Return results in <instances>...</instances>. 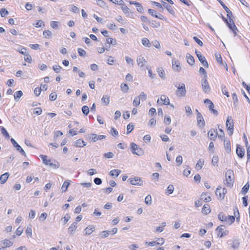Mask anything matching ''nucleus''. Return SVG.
I'll list each match as a JSON object with an SVG mask.
<instances>
[{
    "instance_id": "20e7f679",
    "label": "nucleus",
    "mask_w": 250,
    "mask_h": 250,
    "mask_svg": "<svg viewBox=\"0 0 250 250\" xmlns=\"http://www.w3.org/2000/svg\"><path fill=\"white\" fill-rule=\"evenodd\" d=\"M218 219L221 221L228 222L229 224H232L235 221L234 216H225L223 212H220L218 215Z\"/></svg>"
},
{
    "instance_id": "c9c22d12",
    "label": "nucleus",
    "mask_w": 250,
    "mask_h": 250,
    "mask_svg": "<svg viewBox=\"0 0 250 250\" xmlns=\"http://www.w3.org/2000/svg\"><path fill=\"white\" fill-rule=\"evenodd\" d=\"M23 95L22 92L21 90L17 91L14 94V98L16 101H18Z\"/></svg>"
},
{
    "instance_id": "f257e3e1",
    "label": "nucleus",
    "mask_w": 250,
    "mask_h": 250,
    "mask_svg": "<svg viewBox=\"0 0 250 250\" xmlns=\"http://www.w3.org/2000/svg\"><path fill=\"white\" fill-rule=\"evenodd\" d=\"M218 1L227 13V17L229 18V21L226 20L228 26L232 31H234L233 28L235 27V25L234 22L231 19V17L232 16V12L228 8V7L225 5V4L221 0H218Z\"/></svg>"
},
{
    "instance_id": "ea45409f",
    "label": "nucleus",
    "mask_w": 250,
    "mask_h": 250,
    "mask_svg": "<svg viewBox=\"0 0 250 250\" xmlns=\"http://www.w3.org/2000/svg\"><path fill=\"white\" fill-rule=\"evenodd\" d=\"M26 234L28 237H31L32 236V228L31 226H28L27 227L26 230H25Z\"/></svg>"
},
{
    "instance_id": "c756f323",
    "label": "nucleus",
    "mask_w": 250,
    "mask_h": 250,
    "mask_svg": "<svg viewBox=\"0 0 250 250\" xmlns=\"http://www.w3.org/2000/svg\"><path fill=\"white\" fill-rule=\"evenodd\" d=\"M2 244L4 245V247H9L12 246L13 244V243L12 242L8 239H5L1 241Z\"/></svg>"
},
{
    "instance_id": "338daca9",
    "label": "nucleus",
    "mask_w": 250,
    "mask_h": 250,
    "mask_svg": "<svg viewBox=\"0 0 250 250\" xmlns=\"http://www.w3.org/2000/svg\"><path fill=\"white\" fill-rule=\"evenodd\" d=\"M136 7L137 10L138 12H139L140 13L143 12L144 9H143V6L141 5V4L140 3L136 4Z\"/></svg>"
},
{
    "instance_id": "864d4df0",
    "label": "nucleus",
    "mask_w": 250,
    "mask_h": 250,
    "mask_svg": "<svg viewBox=\"0 0 250 250\" xmlns=\"http://www.w3.org/2000/svg\"><path fill=\"white\" fill-rule=\"evenodd\" d=\"M239 245V242L237 240H234L232 244L231 247L234 249L238 248Z\"/></svg>"
},
{
    "instance_id": "4c0bfd02",
    "label": "nucleus",
    "mask_w": 250,
    "mask_h": 250,
    "mask_svg": "<svg viewBox=\"0 0 250 250\" xmlns=\"http://www.w3.org/2000/svg\"><path fill=\"white\" fill-rule=\"evenodd\" d=\"M157 71H158L159 76L162 79H165V74L164 70L162 69V68H158Z\"/></svg>"
},
{
    "instance_id": "bf43d9fd",
    "label": "nucleus",
    "mask_w": 250,
    "mask_h": 250,
    "mask_svg": "<svg viewBox=\"0 0 250 250\" xmlns=\"http://www.w3.org/2000/svg\"><path fill=\"white\" fill-rule=\"evenodd\" d=\"M218 129H219V131H220V134L219 135H218V138L221 140L223 139V138H224V135H225V133H224V131L222 130V128H219V125H218Z\"/></svg>"
},
{
    "instance_id": "393cba45",
    "label": "nucleus",
    "mask_w": 250,
    "mask_h": 250,
    "mask_svg": "<svg viewBox=\"0 0 250 250\" xmlns=\"http://www.w3.org/2000/svg\"><path fill=\"white\" fill-rule=\"evenodd\" d=\"M202 212L203 213H204L206 215L210 213V209L209 206L208 204L204 205L202 208Z\"/></svg>"
},
{
    "instance_id": "f03ea898",
    "label": "nucleus",
    "mask_w": 250,
    "mask_h": 250,
    "mask_svg": "<svg viewBox=\"0 0 250 250\" xmlns=\"http://www.w3.org/2000/svg\"><path fill=\"white\" fill-rule=\"evenodd\" d=\"M226 181L225 184L228 187H231L234 182L233 171L231 169H229L226 172Z\"/></svg>"
},
{
    "instance_id": "a18cd8bd",
    "label": "nucleus",
    "mask_w": 250,
    "mask_h": 250,
    "mask_svg": "<svg viewBox=\"0 0 250 250\" xmlns=\"http://www.w3.org/2000/svg\"><path fill=\"white\" fill-rule=\"evenodd\" d=\"M96 3L98 5L103 8L106 6L105 2L103 0H97Z\"/></svg>"
},
{
    "instance_id": "69168bd1",
    "label": "nucleus",
    "mask_w": 250,
    "mask_h": 250,
    "mask_svg": "<svg viewBox=\"0 0 250 250\" xmlns=\"http://www.w3.org/2000/svg\"><path fill=\"white\" fill-rule=\"evenodd\" d=\"M110 233V231H108V230L103 231L102 232V234H101V237L102 238H105V237H107L109 235Z\"/></svg>"
},
{
    "instance_id": "603ef678",
    "label": "nucleus",
    "mask_w": 250,
    "mask_h": 250,
    "mask_svg": "<svg viewBox=\"0 0 250 250\" xmlns=\"http://www.w3.org/2000/svg\"><path fill=\"white\" fill-rule=\"evenodd\" d=\"M139 98H140V100H146L147 98V95L146 93H145L144 92H141L140 95L138 96Z\"/></svg>"
},
{
    "instance_id": "5fc2aeb1",
    "label": "nucleus",
    "mask_w": 250,
    "mask_h": 250,
    "mask_svg": "<svg viewBox=\"0 0 250 250\" xmlns=\"http://www.w3.org/2000/svg\"><path fill=\"white\" fill-rule=\"evenodd\" d=\"M164 123L166 125H169L171 123V118L170 116H165L164 120Z\"/></svg>"
},
{
    "instance_id": "de8ad7c7",
    "label": "nucleus",
    "mask_w": 250,
    "mask_h": 250,
    "mask_svg": "<svg viewBox=\"0 0 250 250\" xmlns=\"http://www.w3.org/2000/svg\"><path fill=\"white\" fill-rule=\"evenodd\" d=\"M221 89H222V93L227 96V97H229V93L227 91V87L225 85H221Z\"/></svg>"
},
{
    "instance_id": "8fccbe9b",
    "label": "nucleus",
    "mask_w": 250,
    "mask_h": 250,
    "mask_svg": "<svg viewBox=\"0 0 250 250\" xmlns=\"http://www.w3.org/2000/svg\"><path fill=\"white\" fill-rule=\"evenodd\" d=\"M0 14L1 17H4L8 14V11L5 8H2L0 10Z\"/></svg>"
},
{
    "instance_id": "f704fd0d",
    "label": "nucleus",
    "mask_w": 250,
    "mask_h": 250,
    "mask_svg": "<svg viewBox=\"0 0 250 250\" xmlns=\"http://www.w3.org/2000/svg\"><path fill=\"white\" fill-rule=\"evenodd\" d=\"M68 181L69 180H66L64 182L62 187V189L63 190V191H66L67 190V188L70 185V183Z\"/></svg>"
},
{
    "instance_id": "7c9ffc66",
    "label": "nucleus",
    "mask_w": 250,
    "mask_h": 250,
    "mask_svg": "<svg viewBox=\"0 0 250 250\" xmlns=\"http://www.w3.org/2000/svg\"><path fill=\"white\" fill-rule=\"evenodd\" d=\"M250 188V185L248 182H247L245 186L243 187V188L241 190V193L243 195H245L248 191Z\"/></svg>"
},
{
    "instance_id": "052dcab7",
    "label": "nucleus",
    "mask_w": 250,
    "mask_h": 250,
    "mask_svg": "<svg viewBox=\"0 0 250 250\" xmlns=\"http://www.w3.org/2000/svg\"><path fill=\"white\" fill-rule=\"evenodd\" d=\"M148 12L152 16L154 17H156L157 14L158 13V12L156 11H155L153 9H149L148 10Z\"/></svg>"
},
{
    "instance_id": "5701e85b",
    "label": "nucleus",
    "mask_w": 250,
    "mask_h": 250,
    "mask_svg": "<svg viewBox=\"0 0 250 250\" xmlns=\"http://www.w3.org/2000/svg\"><path fill=\"white\" fill-rule=\"evenodd\" d=\"M186 57L188 63L191 65H193L194 63V59L193 57H192L190 54L187 53L186 54Z\"/></svg>"
},
{
    "instance_id": "37998d69",
    "label": "nucleus",
    "mask_w": 250,
    "mask_h": 250,
    "mask_svg": "<svg viewBox=\"0 0 250 250\" xmlns=\"http://www.w3.org/2000/svg\"><path fill=\"white\" fill-rule=\"evenodd\" d=\"M204 160L202 159H200L196 165V168L197 167H199V169H201L203 167V166H204Z\"/></svg>"
},
{
    "instance_id": "3c124183",
    "label": "nucleus",
    "mask_w": 250,
    "mask_h": 250,
    "mask_svg": "<svg viewBox=\"0 0 250 250\" xmlns=\"http://www.w3.org/2000/svg\"><path fill=\"white\" fill-rule=\"evenodd\" d=\"M57 98V95L55 92L51 93L49 95V99L51 101H54L56 100Z\"/></svg>"
},
{
    "instance_id": "bb28decb",
    "label": "nucleus",
    "mask_w": 250,
    "mask_h": 250,
    "mask_svg": "<svg viewBox=\"0 0 250 250\" xmlns=\"http://www.w3.org/2000/svg\"><path fill=\"white\" fill-rule=\"evenodd\" d=\"M109 98V96L107 95H104L101 99L102 103L105 105H107L110 102Z\"/></svg>"
},
{
    "instance_id": "a19ab883",
    "label": "nucleus",
    "mask_w": 250,
    "mask_h": 250,
    "mask_svg": "<svg viewBox=\"0 0 250 250\" xmlns=\"http://www.w3.org/2000/svg\"><path fill=\"white\" fill-rule=\"evenodd\" d=\"M82 110L83 114L85 115H87L89 112V107L87 105L83 106L82 108Z\"/></svg>"
},
{
    "instance_id": "7ed1b4c3",
    "label": "nucleus",
    "mask_w": 250,
    "mask_h": 250,
    "mask_svg": "<svg viewBox=\"0 0 250 250\" xmlns=\"http://www.w3.org/2000/svg\"><path fill=\"white\" fill-rule=\"evenodd\" d=\"M175 86L177 87L176 94L178 97H184L186 96L187 91L185 84L184 83H180L178 86L177 84H175Z\"/></svg>"
},
{
    "instance_id": "680f3d73",
    "label": "nucleus",
    "mask_w": 250,
    "mask_h": 250,
    "mask_svg": "<svg viewBox=\"0 0 250 250\" xmlns=\"http://www.w3.org/2000/svg\"><path fill=\"white\" fill-rule=\"evenodd\" d=\"M133 128H134V125H131V124H129L127 125V132H126V133L127 134L130 133L132 131V130L133 129Z\"/></svg>"
},
{
    "instance_id": "f3484780",
    "label": "nucleus",
    "mask_w": 250,
    "mask_h": 250,
    "mask_svg": "<svg viewBox=\"0 0 250 250\" xmlns=\"http://www.w3.org/2000/svg\"><path fill=\"white\" fill-rule=\"evenodd\" d=\"M95 230V227L93 225L88 226L84 229V235H89Z\"/></svg>"
},
{
    "instance_id": "6ab92c4d",
    "label": "nucleus",
    "mask_w": 250,
    "mask_h": 250,
    "mask_svg": "<svg viewBox=\"0 0 250 250\" xmlns=\"http://www.w3.org/2000/svg\"><path fill=\"white\" fill-rule=\"evenodd\" d=\"M162 5L167 9V10L168 11L169 13H170L172 15L174 14V11L172 7L170 5L168 4L166 2L162 1Z\"/></svg>"
},
{
    "instance_id": "2eb2a0df",
    "label": "nucleus",
    "mask_w": 250,
    "mask_h": 250,
    "mask_svg": "<svg viewBox=\"0 0 250 250\" xmlns=\"http://www.w3.org/2000/svg\"><path fill=\"white\" fill-rule=\"evenodd\" d=\"M197 123L198 125L200 127H203L204 126L205 124V121L203 118V117L201 113L198 112V113L197 115Z\"/></svg>"
},
{
    "instance_id": "39448f33",
    "label": "nucleus",
    "mask_w": 250,
    "mask_h": 250,
    "mask_svg": "<svg viewBox=\"0 0 250 250\" xmlns=\"http://www.w3.org/2000/svg\"><path fill=\"white\" fill-rule=\"evenodd\" d=\"M130 146L131 150L133 154L138 156H142L144 155V150L141 148L139 147L135 143H131Z\"/></svg>"
},
{
    "instance_id": "dca6fc26",
    "label": "nucleus",
    "mask_w": 250,
    "mask_h": 250,
    "mask_svg": "<svg viewBox=\"0 0 250 250\" xmlns=\"http://www.w3.org/2000/svg\"><path fill=\"white\" fill-rule=\"evenodd\" d=\"M106 136L105 135H97L96 134H92L91 135V138L92 139V141L93 142H96L98 140H101L104 139H105Z\"/></svg>"
},
{
    "instance_id": "aec40b11",
    "label": "nucleus",
    "mask_w": 250,
    "mask_h": 250,
    "mask_svg": "<svg viewBox=\"0 0 250 250\" xmlns=\"http://www.w3.org/2000/svg\"><path fill=\"white\" fill-rule=\"evenodd\" d=\"M77 228V223L73 222L69 227L68 228V233L69 234H72L74 233L75 229Z\"/></svg>"
},
{
    "instance_id": "b1692460",
    "label": "nucleus",
    "mask_w": 250,
    "mask_h": 250,
    "mask_svg": "<svg viewBox=\"0 0 250 250\" xmlns=\"http://www.w3.org/2000/svg\"><path fill=\"white\" fill-rule=\"evenodd\" d=\"M215 57H216V61H217V62H219L220 64L224 65L226 67V70H228L227 64L226 63H223V62L222 61V57H221L220 54H215Z\"/></svg>"
},
{
    "instance_id": "423d86ee",
    "label": "nucleus",
    "mask_w": 250,
    "mask_h": 250,
    "mask_svg": "<svg viewBox=\"0 0 250 250\" xmlns=\"http://www.w3.org/2000/svg\"><path fill=\"white\" fill-rule=\"evenodd\" d=\"M226 125L228 130L229 131V134L231 135L233 133L234 130L233 121L231 116L228 117L226 123Z\"/></svg>"
},
{
    "instance_id": "9b49d317",
    "label": "nucleus",
    "mask_w": 250,
    "mask_h": 250,
    "mask_svg": "<svg viewBox=\"0 0 250 250\" xmlns=\"http://www.w3.org/2000/svg\"><path fill=\"white\" fill-rule=\"evenodd\" d=\"M236 152L240 158H242L245 153V149L239 145H237Z\"/></svg>"
},
{
    "instance_id": "4d7b16f0",
    "label": "nucleus",
    "mask_w": 250,
    "mask_h": 250,
    "mask_svg": "<svg viewBox=\"0 0 250 250\" xmlns=\"http://www.w3.org/2000/svg\"><path fill=\"white\" fill-rule=\"evenodd\" d=\"M218 162V157L217 156H214L212 159L211 163L213 166L217 165Z\"/></svg>"
},
{
    "instance_id": "e433bc0d",
    "label": "nucleus",
    "mask_w": 250,
    "mask_h": 250,
    "mask_svg": "<svg viewBox=\"0 0 250 250\" xmlns=\"http://www.w3.org/2000/svg\"><path fill=\"white\" fill-rule=\"evenodd\" d=\"M40 157L42 159L43 163L46 165H47L51 162V160L47 159V157L46 155H40Z\"/></svg>"
},
{
    "instance_id": "09e8293b",
    "label": "nucleus",
    "mask_w": 250,
    "mask_h": 250,
    "mask_svg": "<svg viewBox=\"0 0 250 250\" xmlns=\"http://www.w3.org/2000/svg\"><path fill=\"white\" fill-rule=\"evenodd\" d=\"M145 203L147 205H150L151 204V196L150 195H148L145 198Z\"/></svg>"
},
{
    "instance_id": "79ce46f5",
    "label": "nucleus",
    "mask_w": 250,
    "mask_h": 250,
    "mask_svg": "<svg viewBox=\"0 0 250 250\" xmlns=\"http://www.w3.org/2000/svg\"><path fill=\"white\" fill-rule=\"evenodd\" d=\"M176 162L177 166H180L182 165L183 162V158L181 155L178 156L176 158Z\"/></svg>"
},
{
    "instance_id": "2f4dec72",
    "label": "nucleus",
    "mask_w": 250,
    "mask_h": 250,
    "mask_svg": "<svg viewBox=\"0 0 250 250\" xmlns=\"http://www.w3.org/2000/svg\"><path fill=\"white\" fill-rule=\"evenodd\" d=\"M142 44L143 45L150 47L151 46V43L149 41V40L146 38H143L142 40Z\"/></svg>"
},
{
    "instance_id": "72a5a7b5",
    "label": "nucleus",
    "mask_w": 250,
    "mask_h": 250,
    "mask_svg": "<svg viewBox=\"0 0 250 250\" xmlns=\"http://www.w3.org/2000/svg\"><path fill=\"white\" fill-rule=\"evenodd\" d=\"M1 134L5 137L6 138L9 139L10 136L6 129L3 126H0Z\"/></svg>"
},
{
    "instance_id": "0eeeda50",
    "label": "nucleus",
    "mask_w": 250,
    "mask_h": 250,
    "mask_svg": "<svg viewBox=\"0 0 250 250\" xmlns=\"http://www.w3.org/2000/svg\"><path fill=\"white\" fill-rule=\"evenodd\" d=\"M128 181L132 185L141 186L143 185L144 181L142 179L139 177H135L134 178H130Z\"/></svg>"
},
{
    "instance_id": "774afa93",
    "label": "nucleus",
    "mask_w": 250,
    "mask_h": 250,
    "mask_svg": "<svg viewBox=\"0 0 250 250\" xmlns=\"http://www.w3.org/2000/svg\"><path fill=\"white\" fill-rule=\"evenodd\" d=\"M151 43L156 48H160V44L157 41H153Z\"/></svg>"
},
{
    "instance_id": "6e6d98bb",
    "label": "nucleus",
    "mask_w": 250,
    "mask_h": 250,
    "mask_svg": "<svg viewBox=\"0 0 250 250\" xmlns=\"http://www.w3.org/2000/svg\"><path fill=\"white\" fill-rule=\"evenodd\" d=\"M78 52L80 56L84 57L86 55V52L82 48H78Z\"/></svg>"
},
{
    "instance_id": "f8f14e48",
    "label": "nucleus",
    "mask_w": 250,
    "mask_h": 250,
    "mask_svg": "<svg viewBox=\"0 0 250 250\" xmlns=\"http://www.w3.org/2000/svg\"><path fill=\"white\" fill-rule=\"evenodd\" d=\"M202 86L203 88V90L205 93H208L210 91V88L207 81V78H204V79H203L202 81Z\"/></svg>"
},
{
    "instance_id": "58836bf2",
    "label": "nucleus",
    "mask_w": 250,
    "mask_h": 250,
    "mask_svg": "<svg viewBox=\"0 0 250 250\" xmlns=\"http://www.w3.org/2000/svg\"><path fill=\"white\" fill-rule=\"evenodd\" d=\"M121 88L123 92L126 93L128 90L129 87L126 83H122L121 85Z\"/></svg>"
},
{
    "instance_id": "6e6552de",
    "label": "nucleus",
    "mask_w": 250,
    "mask_h": 250,
    "mask_svg": "<svg viewBox=\"0 0 250 250\" xmlns=\"http://www.w3.org/2000/svg\"><path fill=\"white\" fill-rule=\"evenodd\" d=\"M195 53L198 57L199 61L201 62L205 67H208V64L207 61L205 57L203 56L200 51L195 50Z\"/></svg>"
},
{
    "instance_id": "412c9836",
    "label": "nucleus",
    "mask_w": 250,
    "mask_h": 250,
    "mask_svg": "<svg viewBox=\"0 0 250 250\" xmlns=\"http://www.w3.org/2000/svg\"><path fill=\"white\" fill-rule=\"evenodd\" d=\"M146 62L145 58L140 56L137 59V62L138 63V65L140 67H143L145 63Z\"/></svg>"
},
{
    "instance_id": "e2e57ef3",
    "label": "nucleus",
    "mask_w": 250,
    "mask_h": 250,
    "mask_svg": "<svg viewBox=\"0 0 250 250\" xmlns=\"http://www.w3.org/2000/svg\"><path fill=\"white\" fill-rule=\"evenodd\" d=\"M52 68L55 72L59 73L62 69V67L59 65H55L53 66Z\"/></svg>"
},
{
    "instance_id": "1a4fd4ad",
    "label": "nucleus",
    "mask_w": 250,
    "mask_h": 250,
    "mask_svg": "<svg viewBox=\"0 0 250 250\" xmlns=\"http://www.w3.org/2000/svg\"><path fill=\"white\" fill-rule=\"evenodd\" d=\"M204 103L206 105L208 106L209 110L215 115H218V112L216 110L214 109V105L213 103L209 99H206L204 100Z\"/></svg>"
},
{
    "instance_id": "a878e982",
    "label": "nucleus",
    "mask_w": 250,
    "mask_h": 250,
    "mask_svg": "<svg viewBox=\"0 0 250 250\" xmlns=\"http://www.w3.org/2000/svg\"><path fill=\"white\" fill-rule=\"evenodd\" d=\"M224 147L226 150L229 153L231 151L230 143L229 140H224Z\"/></svg>"
},
{
    "instance_id": "4468645a",
    "label": "nucleus",
    "mask_w": 250,
    "mask_h": 250,
    "mask_svg": "<svg viewBox=\"0 0 250 250\" xmlns=\"http://www.w3.org/2000/svg\"><path fill=\"white\" fill-rule=\"evenodd\" d=\"M208 137L210 140L214 141L218 135L217 132L214 129H210L208 133Z\"/></svg>"
},
{
    "instance_id": "cd10ccee",
    "label": "nucleus",
    "mask_w": 250,
    "mask_h": 250,
    "mask_svg": "<svg viewBox=\"0 0 250 250\" xmlns=\"http://www.w3.org/2000/svg\"><path fill=\"white\" fill-rule=\"evenodd\" d=\"M121 173V170L120 169H113L110 171L109 174L111 176H115L116 177H117Z\"/></svg>"
},
{
    "instance_id": "9d476101",
    "label": "nucleus",
    "mask_w": 250,
    "mask_h": 250,
    "mask_svg": "<svg viewBox=\"0 0 250 250\" xmlns=\"http://www.w3.org/2000/svg\"><path fill=\"white\" fill-rule=\"evenodd\" d=\"M11 142L12 145L15 147L18 151H19L22 155L26 156V153L24 150L21 147V146L16 142V141L13 139H11Z\"/></svg>"
},
{
    "instance_id": "a211bd4d",
    "label": "nucleus",
    "mask_w": 250,
    "mask_h": 250,
    "mask_svg": "<svg viewBox=\"0 0 250 250\" xmlns=\"http://www.w3.org/2000/svg\"><path fill=\"white\" fill-rule=\"evenodd\" d=\"M215 194L216 196L217 197L218 199L222 200L224 199V196L223 194H222V191H221V187H218L215 191Z\"/></svg>"
},
{
    "instance_id": "0e129e2a",
    "label": "nucleus",
    "mask_w": 250,
    "mask_h": 250,
    "mask_svg": "<svg viewBox=\"0 0 250 250\" xmlns=\"http://www.w3.org/2000/svg\"><path fill=\"white\" fill-rule=\"evenodd\" d=\"M58 23L57 21H52L51 22L50 25L54 29H57Z\"/></svg>"
},
{
    "instance_id": "49530a36",
    "label": "nucleus",
    "mask_w": 250,
    "mask_h": 250,
    "mask_svg": "<svg viewBox=\"0 0 250 250\" xmlns=\"http://www.w3.org/2000/svg\"><path fill=\"white\" fill-rule=\"evenodd\" d=\"M174 190V186L172 185H169L167 189V192L169 194L172 193Z\"/></svg>"
},
{
    "instance_id": "4be33fe9",
    "label": "nucleus",
    "mask_w": 250,
    "mask_h": 250,
    "mask_svg": "<svg viewBox=\"0 0 250 250\" xmlns=\"http://www.w3.org/2000/svg\"><path fill=\"white\" fill-rule=\"evenodd\" d=\"M9 176V173L8 172H5L2 174L0 177V183L4 184L6 182Z\"/></svg>"
},
{
    "instance_id": "13d9d810",
    "label": "nucleus",
    "mask_w": 250,
    "mask_h": 250,
    "mask_svg": "<svg viewBox=\"0 0 250 250\" xmlns=\"http://www.w3.org/2000/svg\"><path fill=\"white\" fill-rule=\"evenodd\" d=\"M114 155L113 153L109 152L106 153H104V157L105 158H112L114 157Z\"/></svg>"
},
{
    "instance_id": "ddd939ff",
    "label": "nucleus",
    "mask_w": 250,
    "mask_h": 250,
    "mask_svg": "<svg viewBox=\"0 0 250 250\" xmlns=\"http://www.w3.org/2000/svg\"><path fill=\"white\" fill-rule=\"evenodd\" d=\"M172 65L173 68L177 72H179L181 70V67L180 66V62L176 59H173L172 60Z\"/></svg>"
},
{
    "instance_id": "c85d7f7f",
    "label": "nucleus",
    "mask_w": 250,
    "mask_h": 250,
    "mask_svg": "<svg viewBox=\"0 0 250 250\" xmlns=\"http://www.w3.org/2000/svg\"><path fill=\"white\" fill-rule=\"evenodd\" d=\"M160 100L163 102V104H169V99L165 95H162L160 98Z\"/></svg>"
},
{
    "instance_id": "c03bdc74",
    "label": "nucleus",
    "mask_w": 250,
    "mask_h": 250,
    "mask_svg": "<svg viewBox=\"0 0 250 250\" xmlns=\"http://www.w3.org/2000/svg\"><path fill=\"white\" fill-rule=\"evenodd\" d=\"M140 101L141 100H140V98H139L138 96L135 97L133 102V105L134 106H137L139 105V104H140Z\"/></svg>"
},
{
    "instance_id": "473e14b6",
    "label": "nucleus",
    "mask_w": 250,
    "mask_h": 250,
    "mask_svg": "<svg viewBox=\"0 0 250 250\" xmlns=\"http://www.w3.org/2000/svg\"><path fill=\"white\" fill-rule=\"evenodd\" d=\"M86 145L82 139H78L76 141L75 143V146L77 147H83L85 146Z\"/></svg>"
}]
</instances>
